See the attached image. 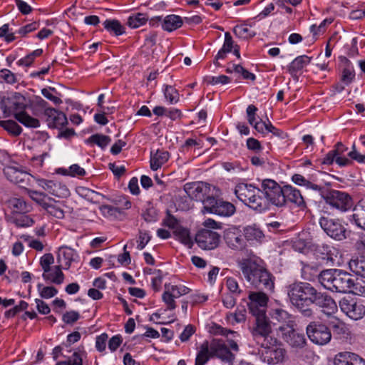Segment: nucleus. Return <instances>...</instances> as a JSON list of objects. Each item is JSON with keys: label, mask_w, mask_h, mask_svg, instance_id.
<instances>
[{"label": "nucleus", "mask_w": 365, "mask_h": 365, "mask_svg": "<svg viewBox=\"0 0 365 365\" xmlns=\"http://www.w3.org/2000/svg\"><path fill=\"white\" fill-rule=\"evenodd\" d=\"M30 103L31 101L26 100L24 96L19 93L16 96V102L14 103L15 108L21 110L16 112L14 115L15 118L26 127L33 128H38L40 126L38 119L29 115L24 110L26 108H29Z\"/></svg>", "instance_id": "1a4fd4ad"}, {"label": "nucleus", "mask_w": 365, "mask_h": 365, "mask_svg": "<svg viewBox=\"0 0 365 365\" xmlns=\"http://www.w3.org/2000/svg\"><path fill=\"white\" fill-rule=\"evenodd\" d=\"M341 311L354 320L361 319L365 314V306L352 298H343L339 302Z\"/></svg>", "instance_id": "4468645a"}, {"label": "nucleus", "mask_w": 365, "mask_h": 365, "mask_svg": "<svg viewBox=\"0 0 365 365\" xmlns=\"http://www.w3.org/2000/svg\"><path fill=\"white\" fill-rule=\"evenodd\" d=\"M107 340L108 334L106 333H103L96 337V347L98 351H103L106 349Z\"/></svg>", "instance_id": "e2e57ef3"}, {"label": "nucleus", "mask_w": 365, "mask_h": 365, "mask_svg": "<svg viewBox=\"0 0 365 365\" xmlns=\"http://www.w3.org/2000/svg\"><path fill=\"white\" fill-rule=\"evenodd\" d=\"M47 106V102L41 97H36L32 100L29 104V108L33 111V113L38 116L42 110H45Z\"/></svg>", "instance_id": "a18cd8bd"}, {"label": "nucleus", "mask_w": 365, "mask_h": 365, "mask_svg": "<svg viewBox=\"0 0 365 365\" xmlns=\"http://www.w3.org/2000/svg\"><path fill=\"white\" fill-rule=\"evenodd\" d=\"M352 217L359 227L365 230V199L359 200L354 206Z\"/></svg>", "instance_id": "7c9ffc66"}, {"label": "nucleus", "mask_w": 365, "mask_h": 365, "mask_svg": "<svg viewBox=\"0 0 365 365\" xmlns=\"http://www.w3.org/2000/svg\"><path fill=\"white\" fill-rule=\"evenodd\" d=\"M38 290L42 298H51L55 296L58 290L53 287H43L41 284H38Z\"/></svg>", "instance_id": "5fc2aeb1"}, {"label": "nucleus", "mask_w": 365, "mask_h": 365, "mask_svg": "<svg viewBox=\"0 0 365 365\" xmlns=\"http://www.w3.org/2000/svg\"><path fill=\"white\" fill-rule=\"evenodd\" d=\"M21 238L28 242V245L30 247L37 251H41L44 247L43 243L41 241L32 239L29 236L23 235L21 236Z\"/></svg>", "instance_id": "052dcab7"}, {"label": "nucleus", "mask_w": 365, "mask_h": 365, "mask_svg": "<svg viewBox=\"0 0 365 365\" xmlns=\"http://www.w3.org/2000/svg\"><path fill=\"white\" fill-rule=\"evenodd\" d=\"M330 325L333 328L334 331L338 334L349 335L350 334L349 329L346 324L336 319L330 322Z\"/></svg>", "instance_id": "603ef678"}, {"label": "nucleus", "mask_w": 365, "mask_h": 365, "mask_svg": "<svg viewBox=\"0 0 365 365\" xmlns=\"http://www.w3.org/2000/svg\"><path fill=\"white\" fill-rule=\"evenodd\" d=\"M284 339L292 347L302 348L306 344V339L303 334L294 331V327L292 331L287 330L282 334Z\"/></svg>", "instance_id": "cd10ccee"}, {"label": "nucleus", "mask_w": 365, "mask_h": 365, "mask_svg": "<svg viewBox=\"0 0 365 365\" xmlns=\"http://www.w3.org/2000/svg\"><path fill=\"white\" fill-rule=\"evenodd\" d=\"M195 241L203 250H213L219 245L220 235L217 232L204 229L197 232Z\"/></svg>", "instance_id": "f3484780"}, {"label": "nucleus", "mask_w": 365, "mask_h": 365, "mask_svg": "<svg viewBox=\"0 0 365 365\" xmlns=\"http://www.w3.org/2000/svg\"><path fill=\"white\" fill-rule=\"evenodd\" d=\"M249 309L253 315L266 314L268 297L264 292H250L249 294Z\"/></svg>", "instance_id": "6ab92c4d"}, {"label": "nucleus", "mask_w": 365, "mask_h": 365, "mask_svg": "<svg viewBox=\"0 0 365 365\" xmlns=\"http://www.w3.org/2000/svg\"><path fill=\"white\" fill-rule=\"evenodd\" d=\"M243 234L247 241H257L264 236L260 229L255 225L245 227Z\"/></svg>", "instance_id": "79ce46f5"}, {"label": "nucleus", "mask_w": 365, "mask_h": 365, "mask_svg": "<svg viewBox=\"0 0 365 365\" xmlns=\"http://www.w3.org/2000/svg\"><path fill=\"white\" fill-rule=\"evenodd\" d=\"M51 91H55L54 88H43L41 90L42 95L47 99L51 101L56 105H58L62 103V101L57 96L52 94Z\"/></svg>", "instance_id": "680f3d73"}, {"label": "nucleus", "mask_w": 365, "mask_h": 365, "mask_svg": "<svg viewBox=\"0 0 365 365\" xmlns=\"http://www.w3.org/2000/svg\"><path fill=\"white\" fill-rule=\"evenodd\" d=\"M224 239L226 244L233 250L242 249L245 247V242L242 237L240 231L237 228H230L225 232Z\"/></svg>", "instance_id": "b1692460"}, {"label": "nucleus", "mask_w": 365, "mask_h": 365, "mask_svg": "<svg viewBox=\"0 0 365 365\" xmlns=\"http://www.w3.org/2000/svg\"><path fill=\"white\" fill-rule=\"evenodd\" d=\"M292 181L297 185H304L308 188H311L314 190H319L320 189V187L319 185L307 180L303 175L300 174H294L292 176Z\"/></svg>", "instance_id": "de8ad7c7"}, {"label": "nucleus", "mask_w": 365, "mask_h": 365, "mask_svg": "<svg viewBox=\"0 0 365 365\" xmlns=\"http://www.w3.org/2000/svg\"><path fill=\"white\" fill-rule=\"evenodd\" d=\"M44 115L46 117V122L51 128H61L67 123L66 115L55 108H46Z\"/></svg>", "instance_id": "4be33fe9"}, {"label": "nucleus", "mask_w": 365, "mask_h": 365, "mask_svg": "<svg viewBox=\"0 0 365 365\" xmlns=\"http://www.w3.org/2000/svg\"><path fill=\"white\" fill-rule=\"evenodd\" d=\"M78 255L74 250L71 247L63 246L58 249L57 260L58 262L63 264V268L68 269L71 262L76 261Z\"/></svg>", "instance_id": "bb28decb"}, {"label": "nucleus", "mask_w": 365, "mask_h": 365, "mask_svg": "<svg viewBox=\"0 0 365 365\" xmlns=\"http://www.w3.org/2000/svg\"><path fill=\"white\" fill-rule=\"evenodd\" d=\"M148 19L145 14L137 13L130 16L128 19V24L130 28L135 29L145 24Z\"/></svg>", "instance_id": "c03bdc74"}, {"label": "nucleus", "mask_w": 365, "mask_h": 365, "mask_svg": "<svg viewBox=\"0 0 365 365\" xmlns=\"http://www.w3.org/2000/svg\"><path fill=\"white\" fill-rule=\"evenodd\" d=\"M48 201L49 202H47L43 209L46 210L49 215L58 219H62L64 217V212L63 210V206L62 203L61 202L56 201L51 197Z\"/></svg>", "instance_id": "473e14b6"}, {"label": "nucleus", "mask_w": 365, "mask_h": 365, "mask_svg": "<svg viewBox=\"0 0 365 365\" xmlns=\"http://www.w3.org/2000/svg\"><path fill=\"white\" fill-rule=\"evenodd\" d=\"M349 267L356 275L365 279V257H361L350 259Z\"/></svg>", "instance_id": "f704fd0d"}, {"label": "nucleus", "mask_w": 365, "mask_h": 365, "mask_svg": "<svg viewBox=\"0 0 365 365\" xmlns=\"http://www.w3.org/2000/svg\"><path fill=\"white\" fill-rule=\"evenodd\" d=\"M103 26L107 31L113 32L116 36L124 33V28L118 20L108 19L103 22Z\"/></svg>", "instance_id": "37998d69"}, {"label": "nucleus", "mask_w": 365, "mask_h": 365, "mask_svg": "<svg viewBox=\"0 0 365 365\" xmlns=\"http://www.w3.org/2000/svg\"><path fill=\"white\" fill-rule=\"evenodd\" d=\"M38 26L39 25L37 22H32L20 28L17 33L20 34L21 36H24L27 34L36 30L38 28Z\"/></svg>", "instance_id": "338daca9"}, {"label": "nucleus", "mask_w": 365, "mask_h": 365, "mask_svg": "<svg viewBox=\"0 0 365 365\" xmlns=\"http://www.w3.org/2000/svg\"><path fill=\"white\" fill-rule=\"evenodd\" d=\"M110 141L111 139L109 136L101 134H95L88 138V142L96 144L101 148L106 147Z\"/></svg>", "instance_id": "09e8293b"}, {"label": "nucleus", "mask_w": 365, "mask_h": 365, "mask_svg": "<svg viewBox=\"0 0 365 365\" xmlns=\"http://www.w3.org/2000/svg\"><path fill=\"white\" fill-rule=\"evenodd\" d=\"M354 76L355 74L353 68L348 65L342 71L341 81L345 85H349L353 81Z\"/></svg>", "instance_id": "4d7b16f0"}, {"label": "nucleus", "mask_w": 365, "mask_h": 365, "mask_svg": "<svg viewBox=\"0 0 365 365\" xmlns=\"http://www.w3.org/2000/svg\"><path fill=\"white\" fill-rule=\"evenodd\" d=\"M285 203L289 201L298 207H304L305 205L304 198L300 191L291 185L284 186Z\"/></svg>", "instance_id": "c756f323"}, {"label": "nucleus", "mask_w": 365, "mask_h": 365, "mask_svg": "<svg viewBox=\"0 0 365 365\" xmlns=\"http://www.w3.org/2000/svg\"><path fill=\"white\" fill-rule=\"evenodd\" d=\"M261 193L262 188H257L252 184L240 183L235 188V194L240 201L259 212L267 210V200Z\"/></svg>", "instance_id": "20e7f679"}, {"label": "nucleus", "mask_w": 365, "mask_h": 365, "mask_svg": "<svg viewBox=\"0 0 365 365\" xmlns=\"http://www.w3.org/2000/svg\"><path fill=\"white\" fill-rule=\"evenodd\" d=\"M323 197L327 204L341 212H345L352 207L351 197L344 192L331 190Z\"/></svg>", "instance_id": "9d476101"}, {"label": "nucleus", "mask_w": 365, "mask_h": 365, "mask_svg": "<svg viewBox=\"0 0 365 365\" xmlns=\"http://www.w3.org/2000/svg\"><path fill=\"white\" fill-rule=\"evenodd\" d=\"M184 190L190 199L202 203L207 197H213L218 192L216 187L204 182H187L184 185Z\"/></svg>", "instance_id": "0eeeda50"}, {"label": "nucleus", "mask_w": 365, "mask_h": 365, "mask_svg": "<svg viewBox=\"0 0 365 365\" xmlns=\"http://www.w3.org/2000/svg\"><path fill=\"white\" fill-rule=\"evenodd\" d=\"M226 319L232 325L245 322L246 320V309L244 307H238L235 312L227 314Z\"/></svg>", "instance_id": "a19ab883"}, {"label": "nucleus", "mask_w": 365, "mask_h": 365, "mask_svg": "<svg viewBox=\"0 0 365 365\" xmlns=\"http://www.w3.org/2000/svg\"><path fill=\"white\" fill-rule=\"evenodd\" d=\"M246 280L254 287L272 292L274 283L272 274L263 267L262 260L252 252L237 261Z\"/></svg>", "instance_id": "f257e3e1"}, {"label": "nucleus", "mask_w": 365, "mask_h": 365, "mask_svg": "<svg viewBox=\"0 0 365 365\" xmlns=\"http://www.w3.org/2000/svg\"><path fill=\"white\" fill-rule=\"evenodd\" d=\"M43 278L56 284L63 283L64 274L61 271V265L51 268V271L48 272L43 273Z\"/></svg>", "instance_id": "72a5a7b5"}, {"label": "nucleus", "mask_w": 365, "mask_h": 365, "mask_svg": "<svg viewBox=\"0 0 365 365\" xmlns=\"http://www.w3.org/2000/svg\"><path fill=\"white\" fill-rule=\"evenodd\" d=\"M183 21L180 16L168 15L163 21V29L168 31H173L180 28Z\"/></svg>", "instance_id": "4c0bfd02"}, {"label": "nucleus", "mask_w": 365, "mask_h": 365, "mask_svg": "<svg viewBox=\"0 0 365 365\" xmlns=\"http://www.w3.org/2000/svg\"><path fill=\"white\" fill-rule=\"evenodd\" d=\"M210 357L212 355L209 349V342L205 341L197 354L195 365H205Z\"/></svg>", "instance_id": "e433bc0d"}, {"label": "nucleus", "mask_w": 365, "mask_h": 365, "mask_svg": "<svg viewBox=\"0 0 365 365\" xmlns=\"http://www.w3.org/2000/svg\"><path fill=\"white\" fill-rule=\"evenodd\" d=\"M4 173L10 182L21 187L29 185L32 178L19 165L6 166L4 169Z\"/></svg>", "instance_id": "ddd939ff"}, {"label": "nucleus", "mask_w": 365, "mask_h": 365, "mask_svg": "<svg viewBox=\"0 0 365 365\" xmlns=\"http://www.w3.org/2000/svg\"><path fill=\"white\" fill-rule=\"evenodd\" d=\"M307 334L309 339L318 345H325L331 339V334L329 329L318 322H312L307 327Z\"/></svg>", "instance_id": "9b49d317"}, {"label": "nucleus", "mask_w": 365, "mask_h": 365, "mask_svg": "<svg viewBox=\"0 0 365 365\" xmlns=\"http://www.w3.org/2000/svg\"><path fill=\"white\" fill-rule=\"evenodd\" d=\"M102 214L106 217H115L118 214L120 213V209L109 205H104L101 207Z\"/></svg>", "instance_id": "13d9d810"}, {"label": "nucleus", "mask_w": 365, "mask_h": 365, "mask_svg": "<svg viewBox=\"0 0 365 365\" xmlns=\"http://www.w3.org/2000/svg\"><path fill=\"white\" fill-rule=\"evenodd\" d=\"M150 240V237L146 232L140 231L137 248L142 250Z\"/></svg>", "instance_id": "0e129e2a"}, {"label": "nucleus", "mask_w": 365, "mask_h": 365, "mask_svg": "<svg viewBox=\"0 0 365 365\" xmlns=\"http://www.w3.org/2000/svg\"><path fill=\"white\" fill-rule=\"evenodd\" d=\"M287 292L291 303L296 307L304 317L312 314L309 306L313 304L317 289L310 284L306 282H296L287 287Z\"/></svg>", "instance_id": "f03ea898"}, {"label": "nucleus", "mask_w": 365, "mask_h": 365, "mask_svg": "<svg viewBox=\"0 0 365 365\" xmlns=\"http://www.w3.org/2000/svg\"><path fill=\"white\" fill-rule=\"evenodd\" d=\"M261 187L263 197L267 200V210L269 204L278 207L285 205L284 186L281 187L273 180L265 179L262 182Z\"/></svg>", "instance_id": "423d86ee"}, {"label": "nucleus", "mask_w": 365, "mask_h": 365, "mask_svg": "<svg viewBox=\"0 0 365 365\" xmlns=\"http://www.w3.org/2000/svg\"><path fill=\"white\" fill-rule=\"evenodd\" d=\"M0 125L14 135H19L22 130L21 128L17 124V123L11 120L0 121Z\"/></svg>", "instance_id": "49530a36"}, {"label": "nucleus", "mask_w": 365, "mask_h": 365, "mask_svg": "<svg viewBox=\"0 0 365 365\" xmlns=\"http://www.w3.org/2000/svg\"><path fill=\"white\" fill-rule=\"evenodd\" d=\"M320 284L331 292L346 293L354 286V281L346 272L341 269H325L319 275Z\"/></svg>", "instance_id": "7ed1b4c3"}, {"label": "nucleus", "mask_w": 365, "mask_h": 365, "mask_svg": "<svg viewBox=\"0 0 365 365\" xmlns=\"http://www.w3.org/2000/svg\"><path fill=\"white\" fill-rule=\"evenodd\" d=\"M169 153L163 150H157L156 152L153 154L151 153L150 157V168L153 170H157L162 167L169 159Z\"/></svg>", "instance_id": "2f4dec72"}, {"label": "nucleus", "mask_w": 365, "mask_h": 365, "mask_svg": "<svg viewBox=\"0 0 365 365\" xmlns=\"http://www.w3.org/2000/svg\"><path fill=\"white\" fill-rule=\"evenodd\" d=\"M321 227L331 237L341 240L344 239L346 230L339 220L327 217H322L319 220Z\"/></svg>", "instance_id": "dca6fc26"}, {"label": "nucleus", "mask_w": 365, "mask_h": 365, "mask_svg": "<svg viewBox=\"0 0 365 365\" xmlns=\"http://www.w3.org/2000/svg\"><path fill=\"white\" fill-rule=\"evenodd\" d=\"M163 224L173 229V231L180 226L178 220L169 212H168L167 217L164 219Z\"/></svg>", "instance_id": "774afa93"}, {"label": "nucleus", "mask_w": 365, "mask_h": 365, "mask_svg": "<svg viewBox=\"0 0 365 365\" xmlns=\"http://www.w3.org/2000/svg\"><path fill=\"white\" fill-rule=\"evenodd\" d=\"M233 31L237 36L243 38H251L256 35V33L250 30L247 25L236 26Z\"/></svg>", "instance_id": "8fccbe9b"}, {"label": "nucleus", "mask_w": 365, "mask_h": 365, "mask_svg": "<svg viewBox=\"0 0 365 365\" xmlns=\"http://www.w3.org/2000/svg\"><path fill=\"white\" fill-rule=\"evenodd\" d=\"M54 262V257L52 255V254L48 253L45 254L41 258V265L42 267V269L43 270V273L48 272L51 271L50 266Z\"/></svg>", "instance_id": "6e6d98bb"}, {"label": "nucleus", "mask_w": 365, "mask_h": 365, "mask_svg": "<svg viewBox=\"0 0 365 365\" xmlns=\"http://www.w3.org/2000/svg\"><path fill=\"white\" fill-rule=\"evenodd\" d=\"M311 58L306 55L295 58L287 67L290 75L293 78H297L299 73L311 62Z\"/></svg>", "instance_id": "c85d7f7f"}, {"label": "nucleus", "mask_w": 365, "mask_h": 365, "mask_svg": "<svg viewBox=\"0 0 365 365\" xmlns=\"http://www.w3.org/2000/svg\"><path fill=\"white\" fill-rule=\"evenodd\" d=\"M202 212L222 217H230L235 213V207L231 202L210 197L203 201Z\"/></svg>", "instance_id": "6e6552de"}, {"label": "nucleus", "mask_w": 365, "mask_h": 365, "mask_svg": "<svg viewBox=\"0 0 365 365\" xmlns=\"http://www.w3.org/2000/svg\"><path fill=\"white\" fill-rule=\"evenodd\" d=\"M270 317L272 323L279 325L278 329L282 334L287 330L292 331L294 322L293 317L288 312L282 309H274L271 311Z\"/></svg>", "instance_id": "a211bd4d"}, {"label": "nucleus", "mask_w": 365, "mask_h": 365, "mask_svg": "<svg viewBox=\"0 0 365 365\" xmlns=\"http://www.w3.org/2000/svg\"><path fill=\"white\" fill-rule=\"evenodd\" d=\"M235 45L229 32L225 34V41L222 48L218 51L215 56V60L217 61L220 59H224L226 57L227 53L232 51L234 49Z\"/></svg>", "instance_id": "c9c22d12"}, {"label": "nucleus", "mask_w": 365, "mask_h": 365, "mask_svg": "<svg viewBox=\"0 0 365 365\" xmlns=\"http://www.w3.org/2000/svg\"><path fill=\"white\" fill-rule=\"evenodd\" d=\"M335 365H365V361L357 354L340 352L334 359Z\"/></svg>", "instance_id": "a878e982"}, {"label": "nucleus", "mask_w": 365, "mask_h": 365, "mask_svg": "<svg viewBox=\"0 0 365 365\" xmlns=\"http://www.w3.org/2000/svg\"><path fill=\"white\" fill-rule=\"evenodd\" d=\"M38 185L49 194L58 197H66L69 195L68 187L60 182L38 179Z\"/></svg>", "instance_id": "aec40b11"}, {"label": "nucleus", "mask_w": 365, "mask_h": 365, "mask_svg": "<svg viewBox=\"0 0 365 365\" xmlns=\"http://www.w3.org/2000/svg\"><path fill=\"white\" fill-rule=\"evenodd\" d=\"M62 173L65 175H70L72 177L84 176L86 170L80 167L78 164L71 165L68 169H62Z\"/></svg>", "instance_id": "3c124183"}, {"label": "nucleus", "mask_w": 365, "mask_h": 365, "mask_svg": "<svg viewBox=\"0 0 365 365\" xmlns=\"http://www.w3.org/2000/svg\"><path fill=\"white\" fill-rule=\"evenodd\" d=\"M1 200L15 212H28L31 210V206L17 195L9 197L6 193H3L1 195Z\"/></svg>", "instance_id": "5701e85b"}, {"label": "nucleus", "mask_w": 365, "mask_h": 365, "mask_svg": "<svg viewBox=\"0 0 365 365\" xmlns=\"http://www.w3.org/2000/svg\"><path fill=\"white\" fill-rule=\"evenodd\" d=\"M26 192L33 201L40 205L42 208H44L47 202H49L48 200H50L51 198L45 193L34 190L26 189Z\"/></svg>", "instance_id": "58836bf2"}, {"label": "nucleus", "mask_w": 365, "mask_h": 365, "mask_svg": "<svg viewBox=\"0 0 365 365\" xmlns=\"http://www.w3.org/2000/svg\"><path fill=\"white\" fill-rule=\"evenodd\" d=\"M83 351H75L73 354L66 360L70 365H83Z\"/></svg>", "instance_id": "bf43d9fd"}, {"label": "nucleus", "mask_w": 365, "mask_h": 365, "mask_svg": "<svg viewBox=\"0 0 365 365\" xmlns=\"http://www.w3.org/2000/svg\"><path fill=\"white\" fill-rule=\"evenodd\" d=\"M190 289L184 285L165 284V291L162 295L163 302L166 304L167 309L173 310L176 307L175 299L182 295L188 294Z\"/></svg>", "instance_id": "f8f14e48"}, {"label": "nucleus", "mask_w": 365, "mask_h": 365, "mask_svg": "<svg viewBox=\"0 0 365 365\" xmlns=\"http://www.w3.org/2000/svg\"><path fill=\"white\" fill-rule=\"evenodd\" d=\"M175 237L185 245H186L188 248H191L193 242L192 238L190 235V232L187 229L184 228L181 226H179L175 228L173 231Z\"/></svg>", "instance_id": "ea45409f"}, {"label": "nucleus", "mask_w": 365, "mask_h": 365, "mask_svg": "<svg viewBox=\"0 0 365 365\" xmlns=\"http://www.w3.org/2000/svg\"><path fill=\"white\" fill-rule=\"evenodd\" d=\"M212 356H216L224 361L230 362L234 356L225 342L220 339H213L209 343Z\"/></svg>", "instance_id": "412c9836"}, {"label": "nucleus", "mask_w": 365, "mask_h": 365, "mask_svg": "<svg viewBox=\"0 0 365 365\" xmlns=\"http://www.w3.org/2000/svg\"><path fill=\"white\" fill-rule=\"evenodd\" d=\"M254 316L255 317V323L250 328V331L255 343L260 346H267L268 344L276 342L277 339L270 336L272 327L266 314Z\"/></svg>", "instance_id": "39448f33"}, {"label": "nucleus", "mask_w": 365, "mask_h": 365, "mask_svg": "<svg viewBox=\"0 0 365 365\" xmlns=\"http://www.w3.org/2000/svg\"><path fill=\"white\" fill-rule=\"evenodd\" d=\"M313 304L324 308V312L327 314L334 312L337 308L336 302L331 297L317 291V294L314 295Z\"/></svg>", "instance_id": "393cba45"}, {"label": "nucleus", "mask_w": 365, "mask_h": 365, "mask_svg": "<svg viewBox=\"0 0 365 365\" xmlns=\"http://www.w3.org/2000/svg\"><path fill=\"white\" fill-rule=\"evenodd\" d=\"M164 95L170 103H175L179 100L178 91L171 86H166L164 90Z\"/></svg>", "instance_id": "864d4df0"}, {"label": "nucleus", "mask_w": 365, "mask_h": 365, "mask_svg": "<svg viewBox=\"0 0 365 365\" xmlns=\"http://www.w3.org/2000/svg\"><path fill=\"white\" fill-rule=\"evenodd\" d=\"M261 347L264 348L262 351V358L264 362L269 364H277L283 361L286 351L282 345L277 344V341L268 344L267 346Z\"/></svg>", "instance_id": "2eb2a0df"}, {"label": "nucleus", "mask_w": 365, "mask_h": 365, "mask_svg": "<svg viewBox=\"0 0 365 365\" xmlns=\"http://www.w3.org/2000/svg\"><path fill=\"white\" fill-rule=\"evenodd\" d=\"M79 313L77 312H67L63 315V321L66 324H73L79 319Z\"/></svg>", "instance_id": "69168bd1"}]
</instances>
